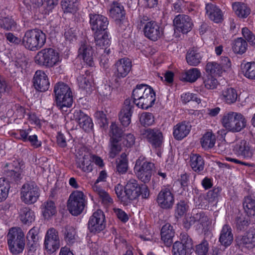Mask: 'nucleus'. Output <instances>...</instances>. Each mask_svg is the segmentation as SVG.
Wrapping results in <instances>:
<instances>
[{
    "mask_svg": "<svg viewBox=\"0 0 255 255\" xmlns=\"http://www.w3.org/2000/svg\"><path fill=\"white\" fill-rule=\"evenodd\" d=\"M133 103L139 108L147 109L151 107L155 101V93L146 85H137L133 90Z\"/></svg>",
    "mask_w": 255,
    "mask_h": 255,
    "instance_id": "1",
    "label": "nucleus"
},
{
    "mask_svg": "<svg viewBox=\"0 0 255 255\" xmlns=\"http://www.w3.org/2000/svg\"><path fill=\"white\" fill-rule=\"evenodd\" d=\"M45 34L37 28L27 30L22 38V45L26 49L36 51L42 48L46 42Z\"/></svg>",
    "mask_w": 255,
    "mask_h": 255,
    "instance_id": "2",
    "label": "nucleus"
},
{
    "mask_svg": "<svg viewBox=\"0 0 255 255\" xmlns=\"http://www.w3.org/2000/svg\"><path fill=\"white\" fill-rule=\"evenodd\" d=\"M6 241L8 250L12 254H19L24 250L25 246V234L20 227L10 228L6 235Z\"/></svg>",
    "mask_w": 255,
    "mask_h": 255,
    "instance_id": "3",
    "label": "nucleus"
},
{
    "mask_svg": "<svg viewBox=\"0 0 255 255\" xmlns=\"http://www.w3.org/2000/svg\"><path fill=\"white\" fill-rule=\"evenodd\" d=\"M61 60L59 53L51 48L41 50L34 57V62L36 64L46 68H52L58 65Z\"/></svg>",
    "mask_w": 255,
    "mask_h": 255,
    "instance_id": "4",
    "label": "nucleus"
},
{
    "mask_svg": "<svg viewBox=\"0 0 255 255\" xmlns=\"http://www.w3.org/2000/svg\"><path fill=\"white\" fill-rule=\"evenodd\" d=\"M56 105L63 111L70 108L73 103L72 93L69 86L64 83H58L55 85L54 90Z\"/></svg>",
    "mask_w": 255,
    "mask_h": 255,
    "instance_id": "5",
    "label": "nucleus"
},
{
    "mask_svg": "<svg viewBox=\"0 0 255 255\" xmlns=\"http://www.w3.org/2000/svg\"><path fill=\"white\" fill-rule=\"evenodd\" d=\"M223 126L232 132H239L246 126L244 116L239 113L229 112L225 113L221 119Z\"/></svg>",
    "mask_w": 255,
    "mask_h": 255,
    "instance_id": "6",
    "label": "nucleus"
},
{
    "mask_svg": "<svg viewBox=\"0 0 255 255\" xmlns=\"http://www.w3.org/2000/svg\"><path fill=\"white\" fill-rule=\"evenodd\" d=\"M86 205V196L82 191L75 190L70 194L67 201V208L72 215H80L83 211Z\"/></svg>",
    "mask_w": 255,
    "mask_h": 255,
    "instance_id": "7",
    "label": "nucleus"
},
{
    "mask_svg": "<svg viewBox=\"0 0 255 255\" xmlns=\"http://www.w3.org/2000/svg\"><path fill=\"white\" fill-rule=\"evenodd\" d=\"M20 195L22 202L31 205L35 203L39 198L40 189L34 182H27L22 186Z\"/></svg>",
    "mask_w": 255,
    "mask_h": 255,
    "instance_id": "8",
    "label": "nucleus"
},
{
    "mask_svg": "<svg viewBox=\"0 0 255 255\" xmlns=\"http://www.w3.org/2000/svg\"><path fill=\"white\" fill-rule=\"evenodd\" d=\"M153 166L152 163L147 161L144 157H140L135 162L134 171L137 178L145 183L150 180Z\"/></svg>",
    "mask_w": 255,
    "mask_h": 255,
    "instance_id": "9",
    "label": "nucleus"
},
{
    "mask_svg": "<svg viewBox=\"0 0 255 255\" xmlns=\"http://www.w3.org/2000/svg\"><path fill=\"white\" fill-rule=\"evenodd\" d=\"M233 147L236 155L247 159L253 158L255 154V148L249 142L244 139L237 140L234 143Z\"/></svg>",
    "mask_w": 255,
    "mask_h": 255,
    "instance_id": "10",
    "label": "nucleus"
},
{
    "mask_svg": "<svg viewBox=\"0 0 255 255\" xmlns=\"http://www.w3.org/2000/svg\"><path fill=\"white\" fill-rule=\"evenodd\" d=\"M44 245L48 252L53 253L60 247V240L58 231L53 228L49 229L45 234Z\"/></svg>",
    "mask_w": 255,
    "mask_h": 255,
    "instance_id": "11",
    "label": "nucleus"
},
{
    "mask_svg": "<svg viewBox=\"0 0 255 255\" xmlns=\"http://www.w3.org/2000/svg\"><path fill=\"white\" fill-rule=\"evenodd\" d=\"M131 61L128 58L119 59L113 66L114 76L116 81L126 77L131 69Z\"/></svg>",
    "mask_w": 255,
    "mask_h": 255,
    "instance_id": "12",
    "label": "nucleus"
},
{
    "mask_svg": "<svg viewBox=\"0 0 255 255\" xmlns=\"http://www.w3.org/2000/svg\"><path fill=\"white\" fill-rule=\"evenodd\" d=\"M156 201L161 208L170 209L174 204V196L169 188H164L159 192Z\"/></svg>",
    "mask_w": 255,
    "mask_h": 255,
    "instance_id": "13",
    "label": "nucleus"
},
{
    "mask_svg": "<svg viewBox=\"0 0 255 255\" xmlns=\"http://www.w3.org/2000/svg\"><path fill=\"white\" fill-rule=\"evenodd\" d=\"M105 216L103 212L98 210L90 217L88 223V229L91 232L97 233L102 231L105 227Z\"/></svg>",
    "mask_w": 255,
    "mask_h": 255,
    "instance_id": "14",
    "label": "nucleus"
},
{
    "mask_svg": "<svg viewBox=\"0 0 255 255\" xmlns=\"http://www.w3.org/2000/svg\"><path fill=\"white\" fill-rule=\"evenodd\" d=\"M89 16L90 26L94 33L104 32L107 29L109 21L106 17L97 14H90Z\"/></svg>",
    "mask_w": 255,
    "mask_h": 255,
    "instance_id": "15",
    "label": "nucleus"
},
{
    "mask_svg": "<svg viewBox=\"0 0 255 255\" xmlns=\"http://www.w3.org/2000/svg\"><path fill=\"white\" fill-rule=\"evenodd\" d=\"M70 118L76 121L80 127L86 131L91 130L93 127L91 119L81 110L74 111Z\"/></svg>",
    "mask_w": 255,
    "mask_h": 255,
    "instance_id": "16",
    "label": "nucleus"
},
{
    "mask_svg": "<svg viewBox=\"0 0 255 255\" xmlns=\"http://www.w3.org/2000/svg\"><path fill=\"white\" fill-rule=\"evenodd\" d=\"M144 138L154 147H159L163 141V135L161 132L157 128H147L142 133Z\"/></svg>",
    "mask_w": 255,
    "mask_h": 255,
    "instance_id": "17",
    "label": "nucleus"
},
{
    "mask_svg": "<svg viewBox=\"0 0 255 255\" xmlns=\"http://www.w3.org/2000/svg\"><path fill=\"white\" fill-rule=\"evenodd\" d=\"M33 80V85L37 90L44 92L49 89L50 83L48 78L43 71H36L34 75Z\"/></svg>",
    "mask_w": 255,
    "mask_h": 255,
    "instance_id": "18",
    "label": "nucleus"
},
{
    "mask_svg": "<svg viewBox=\"0 0 255 255\" xmlns=\"http://www.w3.org/2000/svg\"><path fill=\"white\" fill-rule=\"evenodd\" d=\"M139 186L134 179H130L128 181L124 190L126 201L133 200L140 196Z\"/></svg>",
    "mask_w": 255,
    "mask_h": 255,
    "instance_id": "19",
    "label": "nucleus"
},
{
    "mask_svg": "<svg viewBox=\"0 0 255 255\" xmlns=\"http://www.w3.org/2000/svg\"><path fill=\"white\" fill-rule=\"evenodd\" d=\"M176 29L182 33H187L192 28V22L190 18L186 15L179 14L173 20Z\"/></svg>",
    "mask_w": 255,
    "mask_h": 255,
    "instance_id": "20",
    "label": "nucleus"
},
{
    "mask_svg": "<svg viewBox=\"0 0 255 255\" xmlns=\"http://www.w3.org/2000/svg\"><path fill=\"white\" fill-rule=\"evenodd\" d=\"M236 242L240 248L253 249L255 247V230H251L244 236H239Z\"/></svg>",
    "mask_w": 255,
    "mask_h": 255,
    "instance_id": "21",
    "label": "nucleus"
},
{
    "mask_svg": "<svg viewBox=\"0 0 255 255\" xmlns=\"http://www.w3.org/2000/svg\"><path fill=\"white\" fill-rule=\"evenodd\" d=\"M76 165L78 168L84 172H91L93 170L92 155L87 151L79 154L77 156Z\"/></svg>",
    "mask_w": 255,
    "mask_h": 255,
    "instance_id": "22",
    "label": "nucleus"
},
{
    "mask_svg": "<svg viewBox=\"0 0 255 255\" xmlns=\"http://www.w3.org/2000/svg\"><path fill=\"white\" fill-rule=\"evenodd\" d=\"M143 31L145 36L148 38L155 41L161 35L162 31L159 26L154 21H150L144 26Z\"/></svg>",
    "mask_w": 255,
    "mask_h": 255,
    "instance_id": "23",
    "label": "nucleus"
},
{
    "mask_svg": "<svg viewBox=\"0 0 255 255\" xmlns=\"http://www.w3.org/2000/svg\"><path fill=\"white\" fill-rule=\"evenodd\" d=\"M93 55L92 47L86 43H82L78 50L79 58L83 60L88 65L92 66L93 64Z\"/></svg>",
    "mask_w": 255,
    "mask_h": 255,
    "instance_id": "24",
    "label": "nucleus"
},
{
    "mask_svg": "<svg viewBox=\"0 0 255 255\" xmlns=\"http://www.w3.org/2000/svg\"><path fill=\"white\" fill-rule=\"evenodd\" d=\"M133 106L131 101L127 99L125 101L124 106L119 114V120L124 127H127L130 123V117Z\"/></svg>",
    "mask_w": 255,
    "mask_h": 255,
    "instance_id": "25",
    "label": "nucleus"
},
{
    "mask_svg": "<svg viewBox=\"0 0 255 255\" xmlns=\"http://www.w3.org/2000/svg\"><path fill=\"white\" fill-rule=\"evenodd\" d=\"M206 13L209 18L216 23H219L223 20V14L221 10L215 4L208 3L206 5Z\"/></svg>",
    "mask_w": 255,
    "mask_h": 255,
    "instance_id": "26",
    "label": "nucleus"
},
{
    "mask_svg": "<svg viewBox=\"0 0 255 255\" xmlns=\"http://www.w3.org/2000/svg\"><path fill=\"white\" fill-rule=\"evenodd\" d=\"M191 125L186 122L177 124L173 128V134L177 140H181L186 137L191 130Z\"/></svg>",
    "mask_w": 255,
    "mask_h": 255,
    "instance_id": "27",
    "label": "nucleus"
},
{
    "mask_svg": "<svg viewBox=\"0 0 255 255\" xmlns=\"http://www.w3.org/2000/svg\"><path fill=\"white\" fill-rule=\"evenodd\" d=\"M175 232L173 227L169 223L165 224L161 230V240L166 246H170L173 242Z\"/></svg>",
    "mask_w": 255,
    "mask_h": 255,
    "instance_id": "28",
    "label": "nucleus"
},
{
    "mask_svg": "<svg viewBox=\"0 0 255 255\" xmlns=\"http://www.w3.org/2000/svg\"><path fill=\"white\" fill-rule=\"evenodd\" d=\"M4 171L8 176L12 177L15 180L20 178L22 172L19 163L15 161L13 163L6 164Z\"/></svg>",
    "mask_w": 255,
    "mask_h": 255,
    "instance_id": "29",
    "label": "nucleus"
},
{
    "mask_svg": "<svg viewBox=\"0 0 255 255\" xmlns=\"http://www.w3.org/2000/svg\"><path fill=\"white\" fill-rule=\"evenodd\" d=\"M233 240V235L231 228L228 225H225L221 230L219 241L221 244L227 247L231 244Z\"/></svg>",
    "mask_w": 255,
    "mask_h": 255,
    "instance_id": "30",
    "label": "nucleus"
},
{
    "mask_svg": "<svg viewBox=\"0 0 255 255\" xmlns=\"http://www.w3.org/2000/svg\"><path fill=\"white\" fill-rule=\"evenodd\" d=\"M203 54L197 49H190L187 52L186 59L187 63L192 66H197L201 61Z\"/></svg>",
    "mask_w": 255,
    "mask_h": 255,
    "instance_id": "31",
    "label": "nucleus"
},
{
    "mask_svg": "<svg viewBox=\"0 0 255 255\" xmlns=\"http://www.w3.org/2000/svg\"><path fill=\"white\" fill-rule=\"evenodd\" d=\"M232 7L235 14L240 18H246L251 13L250 8L243 2H234L232 4Z\"/></svg>",
    "mask_w": 255,
    "mask_h": 255,
    "instance_id": "32",
    "label": "nucleus"
},
{
    "mask_svg": "<svg viewBox=\"0 0 255 255\" xmlns=\"http://www.w3.org/2000/svg\"><path fill=\"white\" fill-rule=\"evenodd\" d=\"M20 220L24 224L31 223L35 220L34 212L28 207H22L19 211Z\"/></svg>",
    "mask_w": 255,
    "mask_h": 255,
    "instance_id": "33",
    "label": "nucleus"
},
{
    "mask_svg": "<svg viewBox=\"0 0 255 255\" xmlns=\"http://www.w3.org/2000/svg\"><path fill=\"white\" fill-rule=\"evenodd\" d=\"M206 72L210 76H221L224 69L220 63L216 62H209L205 67Z\"/></svg>",
    "mask_w": 255,
    "mask_h": 255,
    "instance_id": "34",
    "label": "nucleus"
},
{
    "mask_svg": "<svg viewBox=\"0 0 255 255\" xmlns=\"http://www.w3.org/2000/svg\"><path fill=\"white\" fill-rule=\"evenodd\" d=\"M190 164L192 169L196 172H200L204 168V160L199 154H193L190 156Z\"/></svg>",
    "mask_w": 255,
    "mask_h": 255,
    "instance_id": "35",
    "label": "nucleus"
},
{
    "mask_svg": "<svg viewBox=\"0 0 255 255\" xmlns=\"http://www.w3.org/2000/svg\"><path fill=\"white\" fill-rule=\"evenodd\" d=\"M221 99L227 104L234 103L237 100L238 94L237 91L233 88H227L223 90Z\"/></svg>",
    "mask_w": 255,
    "mask_h": 255,
    "instance_id": "36",
    "label": "nucleus"
},
{
    "mask_svg": "<svg viewBox=\"0 0 255 255\" xmlns=\"http://www.w3.org/2000/svg\"><path fill=\"white\" fill-rule=\"evenodd\" d=\"M61 5L64 13H74L78 10V0H62Z\"/></svg>",
    "mask_w": 255,
    "mask_h": 255,
    "instance_id": "37",
    "label": "nucleus"
},
{
    "mask_svg": "<svg viewBox=\"0 0 255 255\" xmlns=\"http://www.w3.org/2000/svg\"><path fill=\"white\" fill-rule=\"evenodd\" d=\"M200 71L196 68H192L186 71L182 75L184 81L193 83L196 81L201 76Z\"/></svg>",
    "mask_w": 255,
    "mask_h": 255,
    "instance_id": "38",
    "label": "nucleus"
},
{
    "mask_svg": "<svg viewBox=\"0 0 255 255\" xmlns=\"http://www.w3.org/2000/svg\"><path fill=\"white\" fill-rule=\"evenodd\" d=\"M110 16L115 20H119L124 16V7L118 2H114L110 9Z\"/></svg>",
    "mask_w": 255,
    "mask_h": 255,
    "instance_id": "39",
    "label": "nucleus"
},
{
    "mask_svg": "<svg viewBox=\"0 0 255 255\" xmlns=\"http://www.w3.org/2000/svg\"><path fill=\"white\" fill-rule=\"evenodd\" d=\"M197 222L199 223V229L202 230L205 234L208 231V227L211 223L208 216L203 212H200L196 214Z\"/></svg>",
    "mask_w": 255,
    "mask_h": 255,
    "instance_id": "40",
    "label": "nucleus"
},
{
    "mask_svg": "<svg viewBox=\"0 0 255 255\" xmlns=\"http://www.w3.org/2000/svg\"><path fill=\"white\" fill-rule=\"evenodd\" d=\"M215 141V136L211 132L206 133L201 139L202 146L206 150L212 148Z\"/></svg>",
    "mask_w": 255,
    "mask_h": 255,
    "instance_id": "41",
    "label": "nucleus"
},
{
    "mask_svg": "<svg viewBox=\"0 0 255 255\" xmlns=\"http://www.w3.org/2000/svg\"><path fill=\"white\" fill-rule=\"evenodd\" d=\"M241 68L244 75L248 79H255V63L247 62L242 64Z\"/></svg>",
    "mask_w": 255,
    "mask_h": 255,
    "instance_id": "42",
    "label": "nucleus"
},
{
    "mask_svg": "<svg viewBox=\"0 0 255 255\" xmlns=\"http://www.w3.org/2000/svg\"><path fill=\"white\" fill-rule=\"evenodd\" d=\"M93 189L98 194L100 200L104 204L110 205L113 203V200L109 194L98 185H94Z\"/></svg>",
    "mask_w": 255,
    "mask_h": 255,
    "instance_id": "43",
    "label": "nucleus"
},
{
    "mask_svg": "<svg viewBox=\"0 0 255 255\" xmlns=\"http://www.w3.org/2000/svg\"><path fill=\"white\" fill-rule=\"evenodd\" d=\"M16 22L10 16H0V26L4 29L9 30L16 28Z\"/></svg>",
    "mask_w": 255,
    "mask_h": 255,
    "instance_id": "44",
    "label": "nucleus"
},
{
    "mask_svg": "<svg viewBox=\"0 0 255 255\" xmlns=\"http://www.w3.org/2000/svg\"><path fill=\"white\" fill-rule=\"evenodd\" d=\"M247 46L248 44L246 40L242 38H238L234 40L232 49L235 53L242 54L246 51Z\"/></svg>",
    "mask_w": 255,
    "mask_h": 255,
    "instance_id": "45",
    "label": "nucleus"
},
{
    "mask_svg": "<svg viewBox=\"0 0 255 255\" xmlns=\"http://www.w3.org/2000/svg\"><path fill=\"white\" fill-rule=\"evenodd\" d=\"M244 209L249 216L255 215V199L250 196L245 198L243 203Z\"/></svg>",
    "mask_w": 255,
    "mask_h": 255,
    "instance_id": "46",
    "label": "nucleus"
},
{
    "mask_svg": "<svg viewBox=\"0 0 255 255\" xmlns=\"http://www.w3.org/2000/svg\"><path fill=\"white\" fill-rule=\"evenodd\" d=\"M95 41L96 45L100 47H106L110 45L108 35L105 31L94 33Z\"/></svg>",
    "mask_w": 255,
    "mask_h": 255,
    "instance_id": "47",
    "label": "nucleus"
},
{
    "mask_svg": "<svg viewBox=\"0 0 255 255\" xmlns=\"http://www.w3.org/2000/svg\"><path fill=\"white\" fill-rule=\"evenodd\" d=\"M110 128V140L121 141L124 135L122 129L120 128L115 123H112Z\"/></svg>",
    "mask_w": 255,
    "mask_h": 255,
    "instance_id": "48",
    "label": "nucleus"
},
{
    "mask_svg": "<svg viewBox=\"0 0 255 255\" xmlns=\"http://www.w3.org/2000/svg\"><path fill=\"white\" fill-rule=\"evenodd\" d=\"M10 185L8 181L0 178V202L4 201L8 196Z\"/></svg>",
    "mask_w": 255,
    "mask_h": 255,
    "instance_id": "49",
    "label": "nucleus"
},
{
    "mask_svg": "<svg viewBox=\"0 0 255 255\" xmlns=\"http://www.w3.org/2000/svg\"><path fill=\"white\" fill-rule=\"evenodd\" d=\"M209 250V244L205 239L203 240L194 248V252L196 255H207Z\"/></svg>",
    "mask_w": 255,
    "mask_h": 255,
    "instance_id": "50",
    "label": "nucleus"
},
{
    "mask_svg": "<svg viewBox=\"0 0 255 255\" xmlns=\"http://www.w3.org/2000/svg\"><path fill=\"white\" fill-rule=\"evenodd\" d=\"M109 156L115 158L121 151L123 147L121 142L118 140H110Z\"/></svg>",
    "mask_w": 255,
    "mask_h": 255,
    "instance_id": "51",
    "label": "nucleus"
},
{
    "mask_svg": "<svg viewBox=\"0 0 255 255\" xmlns=\"http://www.w3.org/2000/svg\"><path fill=\"white\" fill-rule=\"evenodd\" d=\"M189 206L187 202L184 201H180L176 206L175 216L177 218H180L186 214L188 211Z\"/></svg>",
    "mask_w": 255,
    "mask_h": 255,
    "instance_id": "52",
    "label": "nucleus"
},
{
    "mask_svg": "<svg viewBox=\"0 0 255 255\" xmlns=\"http://www.w3.org/2000/svg\"><path fill=\"white\" fill-rule=\"evenodd\" d=\"M43 206V214L45 218H48L56 213V207L53 201H48Z\"/></svg>",
    "mask_w": 255,
    "mask_h": 255,
    "instance_id": "53",
    "label": "nucleus"
},
{
    "mask_svg": "<svg viewBox=\"0 0 255 255\" xmlns=\"http://www.w3.org/2000/svg\"><path fill=\"white\" fill-rule=\"evenodd\" d=\"M64 240L68 244H72L76 240L75 229L70 226H67L64 232Z\"/></svg>",
    "mask_w": 255,
    "mask_h": 255,
    "instance_id": "54",
    "label": "nucleus"
},
{
    "mask_svg": "<svg viewBox=\"0 0 255 255\" xmlns=\"http://www.w3.org/2000/svg\"><path fill=\"white\" fill-rule=\"evenodd\" d=\"M123 147L130 148L132 147L135 142V137L132 133L124 134L120 141Z\"/></svg>",
    "mask_w": 255,
    "mask_h": 255,
    "instance_id": "55",
    "label": "nucleus"
},
{
    "mask_svg": "<svg viewBox=\"0 0 255 255\" xmlns=\"http://www.w3.org/2000/svg\"><path fill=\"white\" fill-rule=\"evenodd\" d=\"M139 121L143 126H149L153 124L154 119L152 114L144 112L140 115Z\"/></svg>",
    "mask_w": 255,
    "mask_h": 255,
    "instance_id": "56",
    "label": "nucleus"
},
{
    "mask_svg": "<svg viewBox=\"0 0 255 255\" xmlns=\"http://www.w3.org/2000/svg\"><path fill=\"white\" fill-rule=\"evenodd\" d=\"M188 251L180 243V241H176L173 245L172 250L173 255H186Z\"/></svg>",
    "mask_w": 255,
    "mask_h": 255,
    "instance_id": "57",
    "label": "nucleus"
},
{
    "mask_svg": "<svg viewBox=\"0 0 255 255\" xmlns=\"http://www.w3.org/2000/svg\"><path fill=\"white\" fill-rule=\"evenodd\" d=\"M203 84L207 89L213 90L217 88L219 83L214 76L208 75L204 79Z\"/></svg>",
    "mask_w": 255,
    "mask_h": 255,
    "instance_id": "58",
    "label": "nucleus"
},
{
    "mask_svg": "<svg viewBox=\"0 0 255 255\" xmlns=\"http://www.w3.org/2000/svg\"><path fill=\"white\" fill-rule=\"evenodd\" d=\"M125 156V154H122L121 159L117 161V170L120 174L126 173L128 170V162Z\"/></svg>",
    "mask_w": 255,
    "mask_h": 255,
    "instance_id": "59",
    "label": "nucleus"
},
{
    "mask_svg": "<svg viewBox=\"0 0 255 255\" xmlns=\"http://www.w3.org/2000/svg\"><path fill=\"white\" fill-rule=\"evenodd\" d=\"M180 243L188 250L192 248L193 243L192 239L186 233H182L180 235Z\"/></svg>",
    "mask_w": 255,
    "mask_h": 255,
    "instance_id": "60",
    "label": "nucleus"
},
{
    "mask_svg": "<svg viewBox=\"0 0 255 255\" xmlns=\"http://www.w3.org/2000/svg\"><path fill=\"white\" fill-rule=\"evenodd\" d=\"M90 78V76L85 77L84 75H82L79 76L77 80L79 87L85 90L90 89L91 87Z\"/></svg>",
    "mask_w": 255,
    "mask_h": 255,
    "instance_id": "61",
    "label": "nucleus"
},
{
    "mask_svg": "<svg viewBox=\"0 0 255 255\" xmlns=\"http://www.w3.org/2000/svg\"><path fill=\"white\" fill-rule=\"evenodd\" d=\"M220 192L221 189L219 188H215L209 191L207 196L209 202L211 203H217Z\"/></svg>",
    "mask_w": 255,
    "mask_h": 255,
    "instance_id": "62",
    "label": "nucleus"
},
{
    "mask_svg": "<svg viewBox=\"0 0 255 255\" xmlns=\"http://www.w3.org/2000/svg\"><path fill=\"white\" fill-rule=\"evenodd\" d=\"M196 222V214L193 216L188 214L185 215L183 224L185 228L189 229Z\"/></svg>",
    "mask_w": 255,
    "mask_h": 255,
    "instance_id": "63",
    "label": "nucleus"
},
{
    "mask_svg": "<svg viewBox=\"0 0 255 255\" xmlns=\"http://www.w3.org/2000/svg\"><path fill=\"white\" fill-rule=\"evenodd\" d=\"M242 34L244 38L252 44H255V35L247 28L242 29Z\"/></svg>",
    "mask_w": 255,
    "mask_h": 255,
    "instance_id": "64",
    "label": "nucleus"
}]
</instances>
